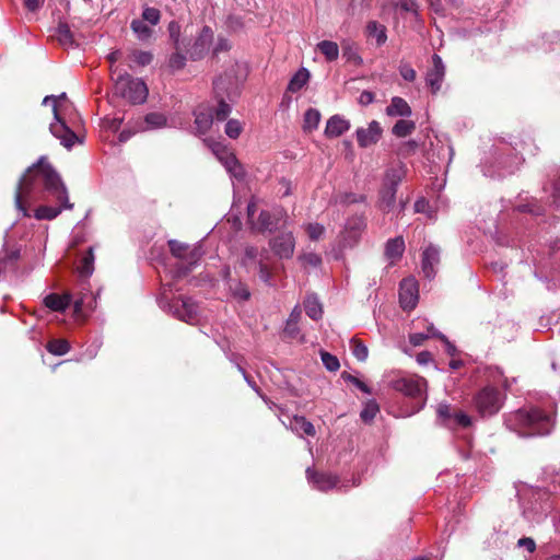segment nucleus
<instances>
[{
    "instance_id": "nucleus-1",
    "label": "nucleus",
    "mask_w": 560,
    "mask_h": 560,
    "mask_svg": "<svg viewBox=\"0 0 560 560\" xmlns=\"http://www.w3.org/2000/svg\"><path fill=\"white\" fill-rule=\"evenodd\" d=\"M35 201L55 203H45L35 209L34 217L39 221L54 220L63 209L73 208L66 185L46 156H40L25 171L15 192V206L23 217H30L28 206Z\"/></svg>"
},
{
    "instance_id": "nucleus-2",
    "label": "nucleus",
    "mask_w": 560,
    "mask_h": 560,
    "mask_svg": "<svg viewBox=\"0 0 560 560\" xmlns=\"http://www.w3.org/2000/svg\"><path fill=\"white\" fill-rule=\"evenodd\" d=\"M427 381L420 376L400 377L393 382V388L405 395L400 412L396 417H411L421 410L425 402Z\"/></svg>"
},
{
    "instance_id": "nucleus-3",
    "label": "nucleus",
    "mask_w": 560,
    "mask_h": 560,
    "mask_svg": "<svg viewBox=\"0 0 560 560\" xmlns=\"http://www.w3.org/2000/svg\"><path fill=\"white\" fill-rule=\"evenodd\" d=\"M112 80L117 94L133 104H141L148 97V88L140 79H135L120 68L112 69Z\"/></svg>"
},
{
    "instance_id": "nucleus-4",
    "label": "nucleus",
    "mask_w": 560,
    "mask_h": 560,
    "mask_svg": "<svg viewBox=\"0 0 560 560\" xmlns=\"http://www.w3.org/2000/svg\"><path fill=\"white\" fill-rule=\"evenodd\" d=\"M61 100H66V94L54 96L48 95L44 97L43 104L48 105L52 104V112L55 121L50 124L49 130L54 137L60 140V143L67 149H71L77 142L82 143L81 138L77 135L69 126L66 124L65 119L61 117L60 105L59 102Z\"/></svg>"
},
{
    "instance_id": "nucleus-5",
    "label": "nucleus",
    "mask_w": 560,
    "mask_h": 560,
    "mask_svg": "<svg viewBox=\"0 0 560 560\" xmlns=\"http://www.w3.org/2000/svg\"><path fill=\"white\" fill-rule=\"evenodd\" d=\"M505 395L493 386H486L474 397V405L482 418L493 417L503 406Z\"/></svg>"
},
{
    "instance_id": "nucleus-6",
    "label": "nucleus",
    "mask_w": 560,
    "mask_h": 560,
    "mask_svg": "<svg viewBox=\"0 0 560 560\" xmlns=\"http://www.w3.org/2000/svg\"><path fill=\"white\" fill-rule=\"evenodd\" d=\"M71 294L73 310L78 316H86L96 308L100 290L93 293L88 280H80L78 290Z\"/></svg>"
},
{
    "instance_id": "nucleus-7",
    "label": "nucleus",
    "mask_w": 560,
    "mask_h": 560,
    "mask_svg": "<svg viewBox=\"0 0 560 560\" xmlns=\"http://www.w3.org/2000/svg\"><path fill=\"white\" fill-rule=\"evenodd\" d=\"M168 312L176 318L188 324L198 322V305L190 298H176L167 303Z\"/></svg>"
},
{
    "instance_id": "nucleus-8",
    "label": "nucleus",
    "mask_w": 560,
    "mask_h": 560,
    "mask_svg": "<svg viewBox=\"0 0 560 560\" xmlns=\"http://www.w3.org/2000/svg\"><path fill=\"white\" fill-rule=\"evenodd\" d=\"M237 82L232 81L231 79L220 77L213 82V89L219 98V104L213 115L219 121L225 120L231 113V106L228 104L224 98L221 96V92L225 91L228 96H230V90H236Z\"/></svg>"
},
{
    "instance_id": "nucleus-9",
    "label": "nucleus",
    "mask_w": 560,
    "mask_h": 560,
    "mask_svg": "<svg viewBox=\"0 0 560 560\" xmlns=\"http://www.w3.org/2000/svg\"><path fill=\"white\" fill-rule=\"evenodd\" d=\"M508 428L521 438L545 436L551 433L552 422H508Z\"/></svg>"
},
{
    "instance_id": "nucleus-10",
    "label": "nucleus",
    "mask_w": 560,
    "mask_h": 560,
    "mask_svg": "<svg viewBox=\"0 0 560 560\" xmlns=\"http://www.w3.org/2000/svg\"><path fill=\"white\" fill-rule=\"evenodd\" d=\"M168 247L172 255L186 264L188 267L183 271L187 273L191 267L197 264L201 257L200 249L198 247H190L187 244L180 243L176 240L168 241Z\"/></svg>"
},
{
    "instance_id": "nucleus-11",
    "label": "nucleus",
    "mask_w": 560,
    "mask_h": 560,
    "mask_svg": "<svg viewBox=\"0 0 560 560\" xmlns=\"http://www.w3.org/2000/svg\"><path fill=\"white\" fill-rule=\"evenodd\" d=\"M213 43V31L209 26H203L191 46L187 49V54L191 60L203 59L210 50Z\"/></svg>"
},
{
    "instance_id": "nucleus-12",
    "label": "nucleus",
    "mask_w": 560,
    "mask_h": 560,
    "mask_svg": "<svg viewBox=\"0 0 560 560\" xmlns=\"http://www.w3.org/2000/svg\"><path fill=\"white\" fill-rule=\"evenodd\" d=\"M269 247L279 259H290L295 249V237L291 232H283L269 241Z\"/></svg>"
},
{
    "instance_id": "nucleus-13",
    "label": "nucleus",
    "mask_w": 560,
    "mask_h": 560,
    "mask_svg": "<svg viewBox=\"0 0 560 560\" xmlns=\"http://www.w3.org/2000/svg\"><path fill=\"white\" fill-rule=\"evenodd\" d=\"M365 229V221L362 215H354L347 220L343 231L340 235L342 246L352 247L358 243L363 230Z\"/></svg>"
},
{
    "instance_id": "nucleus-14",
    "label": "nucleus",
    "mask_w": 560,
    "mask_h": 560,
    "mask_svg": "<svg viewBox=\"0 0 560 560\" xmlns=\"http://www.w3.org/2000/svg\"><path fill=\"white\" fill-rule=\"evenodd\" d=\"M445 65L442 58L434 54L432 56V67L425 73V84L432 94H436L442 86L445 77Z\"/></svg>"
},
{
    "instance_id": "nucleus-15",
    "label": "nucleus",
    "mask_w": 560,
    "mask_h": 560,
    "mask_svg": "<svg viewBox=\"0 0 560 560\" xmlns=\"http://www.w3.org/2000/svg\"><path fill=\"white\" fill-rule=\"evenodd\" d=\"M418 282L413 278L404 279L399 288V302L404 310L411 311L418 302Z\"/></svg>"
},
{
    "instance_id": "nucleus-16",
    "label": "nucleus",
    "mask_w": 560,
    "mask_h": 560,
    "mask_svg": "<svg viewBox=\"0 0 560 560\" xmlns=\"http://www.w3.org/2000/svg\"><path fill=\"white\" fill-rule=\"evenodd\" d=\"M213 152L220 160V162L224 165L226 171L235 178H242L244 176V171L236 156L229 152L220 143H217L213 147Z\"/></svg>"
},
{
    "instance_id": "nucleus-17",
    "label": "nucleus",
    "mask_w": 560,
    "mask_h": 560,
    "mask_svg": "<svg viewBox=\"0 0 560 560\" xmlns=\"http://www.w3.org/2000/svg\"><path fill=\"white\" fill-rule=\"evenodd\" d=\"M382 132L383 129L381 125L376 120H373L369 124L368 128H359L357 130L358 144L362 148H368L380 140Z\"/></svg>"
},
{
    "instance_id": "nucleus-18",
    "label": "nucleus",
    "mask_w": 560,
    "mask_h": 560,
    "mask_svg": "<svg viewBox=\"0 0 560 560\" xmlns=\"http://www.w3.org/2000/svg\"><path fill=\"white\" fill-rule=\"evenodd\" d=\"M440 262V250L438 247L430 245L422 253L421 268L425 278L432 279L436 275V266Z\"/></svg>"
},
{
    "instance_id": "nucleus-19",
    "label": "nucleus",
    "mask_w": 560,
    "mask_h": 560,
    "mask_svg": "<svg viewBox=\"0 0 560 560\" xmlns=\"http://www.w3.org/2000/svg\"><path fill=\"white\" fill-rule=\"evenodd\" d=\"M20 259V249L16 247L4 248L0 253V272L1 275L15 273L18 261Z\"/></svg>"
},
{
    "instance_id": "nucleus-20",
    "label": "nucleus",
    "mask_w": 560,
    "mask_h": 560,
    "mask_svg": "<svg viewBox=\"0 0 560 560\" xmlns=\"http://www.w3.org/2000/svg\"><path fill=\"white\" fill-rule=\"evenodd\" d=\"M306 477L313 486L320 491H328L335 488L338 483V479L336 476L329 474H317L313 471L311 468L306 469Z\"/></svg>"
},
{
    "instance_id": "nucleus-21",
    "label": "nucleus",
    "mask_w": 560,
    "mask_h": 560,
    "mask_svg": "<svg viewBox=\"0 0 560 560\" xmlns=\"http://www.w3.org/2000/svg\"><path fill=\"white\" fill-rule=\"evenodd\" d=\"M350 122L339 115L331 116L325 128V136L327 138H337L348 131Z\"/></svg>"
},
{
    "instance_id": "nucleus-22",
    "label": "nucleus",
    "mask_w": 560,
    "mask_h": 560,
    "mask_svg": "<svg viewBox=\"0 0 560 560\" xmlns=\"http://www.w3.org/2000/svg\"><path fill=\"white\" fill-rule=\"evenodd\" d=\"M194 114L197 130L200 133H206L213 122V113L211 108L201 105L195 110Z\"/></svg>"
},
{
    "instance_id": "nucleus-23",
    "label": "nucleus",
    "mask_w": 560,
    "mask_h": 560,
    "mask_svg": "<svg viewBox=\"0 0 560 560\" xmlns=\"http://www.w3.org/2000/svg\"><path fill=\"white\" fill-rule=\"evenodd\" d=\"M45 306L54 312H63L72 303V294L66 293L59 295L57 293L48 294L44 300Z\"/></svg>"
},
{
    "instance_id": "nucleus-24",
    "label": "nucleus",
    "mask_w": 560,
    "mask_h": 560,
    "mask_svg": "<svg viewBox=\"0 0 560 560\" xmlns=\"http://www.w3.org/2000/svg\"><path fill=\"white\" fill-rule=\"evenodd\" d=\"M404 252L405 241L401 236H397L387 241L385 247V256L390 261V264H395L397 260H399Z\"/></svg>"
},
{
    "instance_id": "nucleus-25",
    "label": "nucleus",
    "mask_w": 560,
    "mask_h": 560,
    "mask_svg": "<svg viewBox=\"0 0 560 560\" xmlns=\"http://www.w3.org/2000/svg\"><path fill=\"white\" fill-rule=\"evenodd\" d=\"M411 113L409 104L399 96L393 97L390 104L386 107V114L390 117H409Z\"/></svg>"
},
{
    "instance_id": "nucleus-26",
    "label": "nucleus",
    "mask_w": 560,
    "mask_h": 560,
    "mask_svg": "<svg viewBox=\"0 0 560 560\" xmlns=\"http://www.w3.org/2000/svg\"><path fill=\"white\" fill-rule=\"evenodd\" d=\"M404 176L405 165L399 163L386 171L383 185L397 188Z\"/></svg>"
},
{
    "instance_id": "nucleus-27",
    "label": "nucleus",
    "mask_w": 560,
    "mask_h": 560,
    "mask_svg": "<svg viewBox=\"0 0 560 560\" xmlns=\"http://www.w3.org/2000/svg\"><path fill=\"white\" fill-rule=\"evenodd\" d=\"M397 188L383 185L380 191V208L388 212L395 205Z\"/></svg>"
},
{
    "instance_id": "nucleus-28",
    "label": "nucleus",
    "mask_w": 560,
    "mask_h": 560,
    "mask_svg": "<svg viewBox=\"0 0 560 560\" xmlns=\"http://www.w3.org/2000/svg\"><path fill=\"white\" fill-rule=\"evenodd\" d=\"M310 80V71L306 68H301L290 80L288 91L295 93L302 90Z\"/></svg>"
},
{
    "instance_id": "nucleus-29",
    "label": "nucleus",
    "mask_w": 560,
    "mask_h": 560,
    "mask_svg": "<svg viewBox=\"0 0 560 560\" xmlns=\"http://www.w3.org/2000/svg\"><path fill=\"white\" fill-rule=\"evenodd\" d=\"M269 260V257L268 258H264V254L260 255V258L258 259V276H259V279L266 283L267 285L269 287H272L275 285L273 283V272H272V267L270 266V264L268 262Z\"/></svg>"
},
{
    "instance_id": "nucleus-30",
    "label": "nucleus",
    "mask_w": 560,
    "mask_h": 560,
    "mask_svg": "<svg viewBox=\"0 0 560 560\" xmlns=\"http://www.w3.org/2000/svg\"><path fill=\"white\" fill-rule=\"evenodd\" d=\"M130 28L136 34L137 38L141 42L148 40L153 34L151 26H149L142 19L132 20L130 23Z\"/></svg>"
},
{
    "instance_id": "nucleus-31",
    "label": "nucleus",
    "mask_w": 560,
    "mask_h": 560,
    "mask_svg": "<svg viewBox=\"0 0 560 560\" xmlns=\"http://www.w3.org/2000/svg\"><path fill=\"white\" fill-rule=\"evenodd\" d=\"M317 49L325 56V59L329 62L338 59L339 47L337 43L332 40H322L317 44Z\"/></svg>"
},
{
    "instance_id": "nucleus-32",
    "label": "nucleus",
    "mask_w": 560,
    "mask_h": 560,
    "mask_svg": "<svg viewBox=\"0 0 560 560\" xmlns=\"http://www.w3.org/2000/svg\"><path fill=\"white\" fill-rule=\"evenodd\" d=\"M145 127L143 130L160 129L166 126L167 118L162 113H149L144 116Z\"/></svg>"
},
{
    "instance_id": "nucleus-33",
    "label": "nucleus",
    "mask_w": 560,
    "mask_h": 560,
    "mask_svg": "<svg viewBox=\"0 0 560 560\" xmlns=\"http://www.w3.org/2000/svg\"><path fill=\"white\" fill-rule=\"evenodd\" d=\"M56 36L59 44L66 48L71 47L74 44L73 35L67 23L60 22L56 30Z\"/></svg>"
},
{
    "instance_id": "nucleus-34",
    "label": "nucleus",
    "mask_w": 560,
    "mask_h": 560,
    "mask_svg": "<svg viewBox=\"0 0 560 560\" xmlns=\"http://www.w3.org/2000/svg\"><path fill=\"white\" fill-rule=\"evenodd\" d=\"M366 32L369 36H372L376 39L377 45H383L386 39V28L382 24L376 21H371L366 25Z\"/></svg>"
},
{
    "instance_id": "nucleus-35",
    "label": "nucleus",
    "mask_w": 560,
    "mask_h": 560,
    "mask_svg": "<svg viewBox=\"0 0 560 560\" xmlns=\"http://www.w3.org/2000/svg\"><path fill=\"white\" fill-rule=\"evenodd\" d=\"M416 129V124L412 120L400 119L392 129L393 135L398 138H405L411 135Z\"/></svg>"
},
{
    "instance_id": "nucleus-36",
    "label": "nucleus",
    "mask_w": 560,
    "mask_h": 560,
    "mask_svg": "<svg viewBox=\"0 0 560 560\" xmlns=\"http://www.w3.org/2000/svg\"><path fill=\"white\" fill-rule=\"evenodd\" d=\"M70 348L66 339H51L46 345L47 351L55 355H63L70 351Z\"/></svg>"
},
{
    "instance_id": "nucleus-37",
    "label": "nucleus",
    "mask_w": 560,
    "mask_h": 560,
    "mask_svg": "<svg viewBox=\"0 0 560 560\" xmlns=\"http://www.w3.org/2000/svg\"><path fill=\"white\" fill-rule=\"evenodd\" d=\"M94 256L90 248L88 254L81 259L80 266L78 267L80 273V280H88L93 272Z\"/></svg>"
},
{
    "instance_id": "nucleus-38",
    "label": "nucleus",
    "mask_w": 560,
    "mask_h": 560,
    "mask_svg": "<svg viewBox=\"0 0 560 560\" xmlns=\"http://www.w3.org/2000/svg\"><path fill=\"white\" fill-rule=\"evenodd\" d=\"M305 313L312 319H319L323 315V308L320 303L315 296H308L304 302Z\"/></svg>"
},
{
    "instance_id": "nucleus-39",
    "label": "nucleus",
    "mask_w": 560,
    "mask_h": 560,
    "mask_svg": "<svg viewBox=\"0 0 560 560\" xmlns=\"http://www.w3.org/2000/svg\"><path fill=\"white\" fill-rule=\"evenodd\" d=\"M436 413H438V417L441 418V419H444V420H447L450 419L451 417H455L454 420H470V418L463 413V412H455L453 413L452 412V408L446 402H440L436 407Z\"/></svg>"
},
{
    "instance_id": "nucleus-40",
    "label": "nucleus",
    "mask_w": 560,
    "mask_h": 560,
    "mask_svg": "<svg viewBox=\"0 0 560 560\" xmlns=\"http://www.w3.org/2000/svg\"><path fill=\"white\" fill-rule=\"evenodd\" d=\"M287 428L295 432L301 438L304 435L313 436L316 432L313 422H289Z\"/></svg>"
},
{
    "instance_id": "nucleus-41",
    "label": "nucleus",
    "mask_w": 560,
    "mask_h": 560,
    "mask_svg": "<svg viewBox=\"0 0 560 560\" xmlns=\"http://www.w3.org/2000/svg\"><path fill=\"white\" fill-rule=\"evenodd\" d=\"M320 113L315 108H308L304 114V130L312 131L318 127Z\"/></svg>"
},
{
    "instance_id": "nucleus-42",
    "label": "nucleus",
    "mask_w": 560,
    "mask_h": 560,
    "mask_svg": "<svg viewBox=\"0 0 560 560\" xmlns=\"http://www.w3.org/2000/svg\"><path fill=\"white\" fill-rule=\"evenodd\" d=\"M170 38L173 42V46L175 50H182L185 45L183 40L180 39V25L176 21L170 22L167 26Z\"/></svg>"
},
{
    "instance_id": "nucleus-43",
    "label": "nucleus",
    "mask_w": 560,
    "mask_h": 560,
    "mask_svg": "<svg viewBox=\"0 0 560 560\" xmlns=\"http://www.w3.org/2000/svg\"><path fill=\"white\" fill-rule=\"evenodd\" d=\"M277 225L272 215L268 211H261L258 215L257 229L259 231H271Z\"/></svg>"
},
{
    "instance_id": "nucleus-44",
    "label": "nucleus",
    "mask_w": 560,
    "mask_h": 560,
    "mask_svg": "<svg viewBox=\"0 0 560 560\" xmlns=\"http://www.w3.org/2000/svg\"><path fill=\"white\" fill-rule=\"evenodd\" d=\"M153 59V55L150 51L144 50H133L129 55V60L137 63L138 66H148L151 63Z\"/></svg>"
},
{
    "instance_id": "nucleus-45",
    "label": "nucleus",
    "mask_w": 560,
    "mask_h": 560,
    "mask_svg": "<svg viewBox=\"0 0 560 560\" xmlns=\"http://www.w3.org/2000/svg\"><path fill=\"white\" fill-rule=\"evenodd\" d=\"M301 265L306 267H319L322 265V257L316 253H304L298 257Z\"/></svg>"
},
{
    "instance_id": "nucleus-46",
    "label": "nucleus",
    "mask_w": 560,
    "mask_h": 560,
    "mask_svg": "<svg viewBox=\"0 0 560 560\" xmlns=\"http://www.w3.org/2000/svg\"><path fill=\"white\" fill-rule=\"evenodd\" d=\"M341 378L347 383H351L352 385H354L358 389H360L364 394H368V395L372 394V389L364 382H362L357 376L350 374L349 372L343 371L341 373Z\"/></svg>"
},
{
    "instance_id": "nucleus-47",
    "label": "nucleus",
    "mask_w": 560,
    "mask_h": 560,
    "mask_svg": "<svg viewBox=\"0 0 560 560\" xmlns=\"http://www.w3.org/2000/svg\"><path fill=\"white\" fill-rule=\"evenodd\" d=\"M380 411V407L374 399L365 402L360 416L361 420H373Z\"/></svg>"
},
{
    "instance_id": "nucleus-48",
    "label": "nucleus",
    "mask_w": 560,
    "mask_h": 560,
    "mask_svg": "<svg viewBox=\"0 0 560 560\" xmlns=\"http://www.w3.org/2000/svg\"><path fill=\"white\" fill-rule=\"evenodd\" d=\"M351 350L352 354L359 360V361H365L369 354L368 347L359 339L353 338L351 340Z\"/></svg>"
},
{
    "instance_id": "nucleus-49",
    "label": "nucleus",
    "mask_w": 560,
    "mask_h": 560,
    "mask_svg": "<svg viewBox=\"0 0 560 560\" xmlns=\"http://www.w3.org/2000/svg\"><path fill=\"white\" fill-rule=\"evenodd\" d=\"M304 230L311 241H318L325 233L324 225L316 222L305 224Z\"/></svg>"
},
{
    "instance_id": "nucleus-50",
    "label": "nucleus",
    "mask_w": 560,
    "mask_h": 560,
    "mask_svg": "<svg viewBox=\"0 0 560 560\" xmlns=\"http://www.w3.org/2000/svg\"><path fill=\"white\" fill-rule=\"evenodd\" d=\"M185 65H186V56L182 52V50H175V52H173L170 56L168 67L172 70H180L185 67Z\"/></svg>"
},
{
    "instance_id": "nucleus-51",
    "label": "nucleus",
    "mask_w": 560,
    "mask_h": 560,
    "mask_svg": "<svg viewBox=\"0 0 560 560\" xmlns=\"http://www.w3.org/2000/svg\"><path fill=\"white\" fill-rule=\"evenodd\" d=\"M320 358H322L323 364L325 365V368L328 371L335 372L340 368L339 360L336 355H334L329 352H326V351H322Z\"/></svg>"
},
{
    "instance_id": "nucleus-52",
    "label": "nucleus",
    "mask_w": 560,
    "mask_h": 560,
    "mask_svg": "<svg viewBox=\"0 0 560 560\" xmlns=\"http://www.w3.org/2000/svg\"><path fill=\"white\" fill-rule=\"evenodd\" d=\"M264 254V258H268V252L266 249L258 250V248L254 246H248L245 249L244 264H248L249 261H257L260 258V255Z\"/></svg>"
},
{
    "instance_id": "nucleus-53",
    "label": "nucleus",
    "mask_w": 560,
    "mask_h": 560,
    "mask_svg": "<svg viewBox=\"0 0 560 560\" xmlns=\"http://www.w3.org/2000/svg\"><path fill=\"white\" fill-rule=\"evenodd\" d=\"M142 20L150 23L151 25H156L160 22L161 13L158 9L147 7L142 11Z\"/></svg>"
},
{
    "instance_id": "nucleus-54",
    "label": "nucleus",
    "mask_w": 560,
    "mask_h": 560,
    "mask_svg": "<svg viewBox=\"0 0 560 560\" xmlns=\"http://www.w3.org/2000/svg\"><path fill=\"white\" fill-rule=\"evenodd\" d=\"M242 130H243V126L238 120H236V119L228 120V122L225 125V133L230 138H232V139L238 138Z\"/></svg>"
},
{
    "instance_id": "nucleus-55",
    "label": "nucleus",
    "mask_w": 560,
    "mask_h": 560,
    "mask_svg": "<svg viewBox=\"0 0 560 560\" xmlns=\"http://www.w3.org/2000/svg\"><path fill=\"white\" fill-rule=\"evenodd\" d=\"M231 291L234 298L241 301H247L250 296L248 288L243 283H236L234 287L231 285Z\"/></svg>"
},
{
    "instance_id": "nucleus-56",
    "label": "nucleus",
    "mask_w": 560,
    "mask_h": 560,
    "mask_svg": "<svg viewBox=\"0 0 560 560\" xmlns=\"http://www.w3.org/2000/svg\"><path fill=\"white\" fill-rule=\"evenodd\" d=\"M430 325L431 324L428 325L427 332H413L409 336V341L412 346H421L424 342V340L433 337L432 330H430Z\"/></svg>"
},
{
    "instance_id": "nucleus-57",
    "label": "nucleus",
    "mask_w": 560,
    "mask_h": 560,
    "mask_svg": "<svg viewBox=\"0 0 560 560\" xmlns=\"http://www.w3.org/2000/svg\"><path fill=\"white\" fill-rule=\"evenodd\" d=\"M397 7L405 12L418 15V2L416 0H399Z\"/></svg>"
},
{
    "instance_id": "nucleus-58",
    "label": "nucleus",
    "mask_w": 560,
    "mask_h": 560,
    "mask_svg": "<svg viewBox=\"0 0 560 560\" xmlns=\"http://www.w3.org/2000/svg\"><path fill=\"white\" fill-rule=\"evenodd\" d=\"M418 143L415 140H409L400 144L398 154L401 156H408L416 152Z\"/></svg>"
},
{
    "instance_id": "nucleus-59",
    "label": "nucleus",
    "mask_w": 560,
    "mask_h": 560,
    "mask_svg": "<svg viewBox=\"0 0 560 560\" xmlns=\"http://www.w3.org/2000/svg\"><path fill=\"white\" fill-rule=\"evenodd\" d=\"M231 49V44L225 37H218L217 43L213 46L212 52L214 56H218L221 52L229 51Z\"/></svg>"
},
{
    "instance_id": "nucleus-60",
    "label": "nucleus",
    "mask_w": 560,
    "mask_h": 560,
    "mask_svg": "<svg viewBox=\"0 0 560 560\" xmlns=\"http://www.w3.org/2000/svg\"><path fill=\"white\" fill-rule=\"evenodd\" d=\"M399 73L406 81L409 82L415 81L417 77L416 70L408 63H401L399 66Z\"/></svg>"
},
{
    "instance_id": "nucleus-61",
    "label": "nucleus",
    "mask_w": 560,
    "mask_h": 560,
    "mask_svg": "<svg viewBox=\"0 0 560 560\" xmlns=\"http://www.w3.org/2000/svg\"><path fill=\"white\" fill-rule=\"evenodd\" d=\"M430 330H432V336L434 338H439L440 340L445 342L447 347V352L450 354H453L455 347L447 340V338L443 334L439 332L433 325H430Z\"/></svg>"
},
{
    "instance_id": "nucleus-62",
    "label": "nucleus",
    "mask_w": 560,
    "mask_h": 560,
    "mask_svg": "<svg viewBox=\"0 0 560 560\" xmlns=\"http://www.w3.org/2000/svg\"><path fill=\"white\" fill-rule=\"evenodd\" d=\"M430 330H432V336L434 338H439L440 340L445 342L447 347V352L450 354H453L455 347L447 340V338L443 334L439 332L433 325H430Z\"/></svg>"
},
{
    "instance_id": "nucleus-63",
    "label": "nucleus",
    "mask_w": 560,
    "mask_h": 560,
    "mask_svg": "<svg viewBox=\"0 0 560 560\" xmlns=\"http://www.w3.org/2000/svg\"><path fill=\"white\" fill-rule=\"evenodd\" d=\"M520 547L526 548L529 552H534L536 549L535 541L529 537H523L517 541Z\"/></svg>"
},
{
    "instance_id": "nucleus-64",
    "label": "nucleus",
    "mask_w": 560,
    "mask_h": 560,
    "mask_svg": "<svg viewBox=\"0 0 560 560\" xmlns=\"http://www.w3.org/2000/svg\"><path fill=\"white\" fill-rule=\"evenodd\" d=\"M374 101V94L370 91H363L359 96V103L361 105H369Z\"/></svg>"
}]
</instances>
